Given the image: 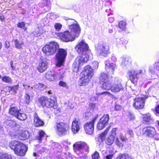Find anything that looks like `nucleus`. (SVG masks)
Masks as SVG:
<instances>
[{"instance_id":"obj_1","label":"nucleus","mask_w":159,"mask_h":159,"mask_svg":"<svg viewBox=\"0 0 159 159\" xmlns=\"http://www.w3.org/2000/svg\"><path fill=\"white\" fill-rule=\"evenodd\" d=\"M67 22L68 23H72L71 25H69L70 31L64 32L61 38L62 40L66 42L74 41L75 38L79 36L81 31L79 25L76 21L70 20Z\"/></svg>"},{"instance_id":"obj_2","label":"nucleus","mask_w":159,"mask_h":159,"mask_svg":"<svg viewBox=\"0 0 159 159\" xmlns=\"http://www.w3.org/2000/svg\"><path fill=\"white\" fill-rule=\"evenodd\" d=\"M73 149L79 156L78 159H87L89 147L86 143L81 141L75 142L73 145Z\"/></svg>"},{"instance_id":"obj_3","label":"nucleus","mask_w":159,"mask_h":159,"mask_svg":"<svg viewBox=\"0 0 159 159\" xmlns=\"http://www.w3.org/2000/svg\"><path fill=\"white\" fill-rule=\"evenodd\" d=\"M9 146L18 156H25L27 150V147L25 145L17 141L11 142Z\"/></svg>"},{"instance_id":"obj_4","label":"nucleus","mask_w":159,"mask_h":159,"mask_svg":"<svg viewBox=\"0 0 159 159\" xmlns=\"http://www.w3.org/2000/svg\"><path fill=\"white\" fill-rule=\"evenodd\" d=\"M93 75V70L89 66H87L84 68V70L82 72L80 80L82 85L88 84L89 80L92 78Z\"/></svg>"},{"instance_id":"obj_5","label":"nucleus","mask_w":159,"mask_h":159,"mask_svg":"<svg viewBox=\"0 0 159 159\" xmlns=\"http://www.w3.org/2000/svg\"><path fill=\"white\" fill-rule=\"evenodd\" d=\"M75 48L77 52L81 54L80 56L84 55H87L88 57V60L92 55L88 44L85 43L84 40L81 41L78 45H77Z\"/></svg>"},{"instance_id":"obj_6","label":"nucleus","mask_w":159,"mask_h":159,"mask_svg":"<svg viewBox=\"0 0 159 159\" xmlns=\"http://www.w3.org/2000/svg\"><path fill=\"white\" fill-rule=\"evenodd\" d=\"M58 48V43L55 41H51L44 46L42 49V51L46 55L49 56L54 54Z\"/></svg>"},{"instance_id":"obj_7","label":"nucleus","mask_w":159,"mask_h":159,"mask_svg":"<svg viewBox=\"0 0 159 159\" xmlns=\"http://www.w3.org/2000/svg\"><path fill=\"white\" fill-rule=\"evenodd\" d=\"M88 60V57L85 55L78 57L73 63L72 69L74 72H77L80 69V66L84 63L86 62Z\"/></svg>"},{"instance_id":"obj_8","label":"nucleus","mask_w":159,"mask_h":159,"mask_svg":"<svg viewBox=\"0 0 159 159\" xmlns=\"http://www.w3.org/2000/svg\"><path fill=\"white\" fill-rule=\"evenodd\" d=\"M123 89L121 83V80L118 78H115L112 80L111 91L115 93H117Z\"/></svg>"},{"instance_id":"obj_9","label":"nucleus","mask_w":159,"mask_h":159,"mask_svg":"<svg viewBox=\"0 0 159 159\" xmlns=\"http://www.w3.org/2000/svg\"><path fill=\"white\" fill-rule=\"evenodd\" d=\"M142 133L148 137H154L156 140L159 139V134L156 133L155 129L152 126L144 128L142 129Z\"/></svg>"},{"instance_id":"obj_10","label":"nucleus","mask_w":159,"mask_h":159,"mask_svg":"<svg viewBox=\"0 0 159 159\" xmlns=\"http://www.w3.org/2000/svg\"><path fill=\"white\" fill-rule=\"evenodd\" d=\"M67 54L66 51L63 49H59L58 52L56 54V57L57 60L56 65L61 66L64 61Z\"/></svg>"},{"instance_id":"obj_11","label":"nucleus","mask_w":159,"mask_h":159,"mask_svg":"<svg viewBox=\"0 0 159 159\" xmlns=\"http://www.w3.org/2000/svg\"><path fill=\"white\" fill-rule=\"evenodd\" d=\"M68 130V128L64 123L60 122L57 123L55 131L57 134L59 136L65 135Z\"/></svg>"},{"instance_id":"obj_12","label":"nucleus","mask_w":159,"mask_h":159,"mask_svg":"<svg viewBox=\"0 0 159 159\" xmlns=\"http://www.w3.org/2000/svg\"><path fill=\"white\" fill-rule=\"evenodd\" d=\"M95 47L102 56L106 57L109 53V47L106 44L103 43H99L95 46Z\"/></svg>"},{"instance_id":"obj_13","label":"nucleus","mask_w":159,"mask_h":159,"mask_svg":"<svg viewBox=\"0 0 159 159\" xmlns=\"http://www.w3.org/2000/svg\"><path fill=\"white\" fill-rule=\"evenodd\" d=\"M143 73V71L142 70L138 71L132 70L129 71V79L131 82L134 84H136L139 79L138 75L139 74Z\"/></svg>"},{"instance_id":"obj_14","label":"nucleus","mask_w":159,"mask_h":159,"mask_svg":"<svg viewBox=\"0 0 159 159\" xmlns=\"http://www.w3.org/2000/svg\"><path fill=\"white\" fill-rule=\"evenodd\" d=\"M97 119V117L94 118L91 121L86 123L84 126L85 132L87 134H92L94 131V124Z\"/></svg>"},{"instance_id":"obj_15","label":"nucleus","mask_w":159,"mask_h":159,"mask_svg":"<svg viewBox=\"0 0 159 159\" xmlns=\"http://www.w3.org/2000/svg\"><path fill=\"white\" fill-rule=\"evenodd\" d=\"M144 104V98H138L135 99L133 106L135 109H142L143 107Z\"/></svg>"},{"instance_id":"obj_16","label":"nucleus","mask_w":159,"mask_h":159,"mask_svg":"<svg viewBox=\"0 0 159 159\" xmlns=\"http://www.w3.org/2000/svg\"><path fill=\"white\" fill-rule=\"evenodd\" d=\"M105 69L106 71L113 74L115 70V64L113 63H110L109 60H106L105 62Z\"/></svg>"},{"instance_id":"obj_17","label":"nucleus","mask_w":159,"mask_h":159,"mask_svg":"<svg viewBox=\"0 0 159 159\" xmlns=\"http://www.w3.org/2000/svg\"><path fill=\"white\" fill-rule=\"evenodd\" d=\"M117 128H113L110 132V135L107 139L106 143L109 145L111 144L114 142V139L116 135Z\"/></svg>"},{"instance_id":"obj_18","label":"nucleus","mask_w":159,"mask_h":159,"mask_svg":"<svg viewBox=\"0 0 159 159\" xmlns=\"http://www.w3.org/2000/svg\"><path fill=\"white\" fill-rule=\"evenodd\" d=\"M20 108L14 105H11L10 106L9 113L16 117L18 113L20 111Z\"/></svg>"},{"instance_id":"obj_19","label":"nucleus","mask_w":159,"mask_h":159,"mask_svg":"<svg viewBox=\"0 0 159 159\" xmlns=\"http://www.w3.org/2000/svg\"><path fill=\"white\" fill-rule=\"evenodd\" d=\"M51 0H43L39 5L41 7L44 8L45 11H47L51 8Z\"/></svg>"},{"instance_id":"obj_20","label":"nucleus","mask_w":159,"mask_h":159,"mask_svg":"<svg viewBox=\"0 0 159 159\" xmlns=\"http://www.w3.org/2000/svg\"><path fill=\"white\" fill-rule=\"evenodd\" d=\"M48 102L47 103V107H53L57 105L56 98L54 96H52L50 98H48Z\"/></svg>"},{"instance_id":"obj_21","label":"nucleus","mask_w":159,"mask_h":159,"mask_svg":"<svg viewBox=\"0 0 159 159\" xmlns=\"http://www.w3.org/2000/svg\"><path fill=\"white\" fill-rule=\"evenodd\" d=\"M72 130L74 133H76L80 129V122L76 120H75L72 123Z\"/></svg>"},{"instance_id":"obj_22","label":"nucleus","mask_w":159,"mask_h":159,"mask_svg":"<svg viewBox=\"0 0 159 159\" xmlns=\"http://www.w3.org/2000/svg\"><path fill=\"white\" fill-rule=\"evenodd\" d=\"M34 124L36 127H39L43 125V122L38 117L37 114L35 113L34 115Z\"/></svg>"},{"instance_id":"obj_23","label":"nucleus","mask_w":159,"mask_h":159,"mask_svg":"<svg viewBox=\"0 0 159 159\" xmlns=\"http://www.w3.org/2000/svg\"><path fill=\"white\" fill-rule=\"evenodd\" d=\"M48 67V63L46 61H42V62L39 64L38 68V71L42 73L45 71Z\"/></svg>"},{"instance_id":"obj_24","label":"nucleus","mask_w":159,"mask_h":159,"mask_svg":"<svg viewBox=\"0 0 159 159\" xmlns=\"http://www.w3.org/2000/svg\"><path fill=\"white\" fill-rule=\"evenodd\" d=\"M45 77L48 81H53L56 78L57 76L54 74V73L51 71L47 72L45 75Z\"/></svg>"},{"instance_id":"obj_25","label":"nucleus","mask_w":159,"mask_h":159,"mask_svg":"<svg viewBox=\"0 0 159 159\" xmlns=\"http://www.w3.org/2000/svg\"><path fill=\"white\" fill-rule=\"evenodd\" d=\"M48 98L47 97L42 96L38 99L39 103L43 107H47V103H48Z\"/></svg>"},{"instance_id":"obj_26","label":"nucleus","mask_w":159,"mask_h":159,"mask_svg":"<svg viewBox=\"0 0 159 159\" xmlns=\"http://www.w3.org/2000/svg\"><path fill=\"white\" fill-rule=\"evenodd\" d=\"M111 82L110 81L108 82H104L101 86V88L104 90H109L111 88Z\"/></svg>"},{"instance_id":"obj_27","label":"nucleus","mask_w":159,"mask_h":159,"mask_svg":"<svg viewBox=\"0 0 159 159\" xmlns=\"http://www.w3.org/2000/svg\"><path fill=\"white\" fill-rule=\"evenodd\" d=\"M29 137V134L28 131L24 130H22L20 133L19 138L21 140L28 139Z\"/></svg>"},{"instance_id":"obj_28","label":"nucleus","mask_w":159,"mask_h":159,"mask_svg":"<svg viewBox=\"0 0 159 159\" xmlns=\"http://www.w3.org/2000/svg\"><path fill=\"white\" fill-rule=\"evenodd\" d=\"M130 63V59L129 57H123L122 58L121 65L123 67H125Z\"/></svg>"},{"instance_id":"obj_29","label":"nucleus","mask_w":159,"mask_h":159,"mask_svg":"<svg viewBox=\"0 0 159 159\" xmlns=\"http://www.w3.org/2000/svg\"><path fill=\"white\" fill-rule=\"evenodd\" d=\"M99 79L100 81L103 82L110 81L109 75L104 73H102L101 74Z\"/></svg>"},{"instance_id":"obj_30","label":"nucleus","mask_w":159,"mask_h":159,"mask_svg":"<svg viewBox=\"0 0 159 159\" xmlns=\"http://www.w3.org/2000/svg\"><path fill=\"white\" fill-rule=\"evenodd\" d=\"M16 118L21 120H25L27 119V116L25 113L20 111Z\"/></svg>"},{"instance_id":"obj_31","label":"nucleus","mask_w":159,"mask_h":159,"mask_svg":"<svg viewBox=\"0 0 159 159\" xmlns=\"http://www.w3.org/2000/svg\"><path fill=\"white\" fill-rule=\"evenodd\" d=\"M110 128V126L108 127L100 135L99 138L102 141H103L105 140L107 134L109 131Z\"/></svg>"},{"instance_id":"obj_32","label":"nucleus","mask_w":159,"mask_h":159,"mask_svg":"<svg viewBox=\"0 0 159 159\" xmlns=\"http://www.w3.org/2000/svg\"><path fill=\"white\" fill-rule=\"evenodd\" d=\"M0 159H14V157L7 153L0 152Z\"/></svg>"},{"instance_id":"obj_33","label":"nucleus","mask_w":159,"mask_h":159,"mask_svg":"<svg viewBox=\"0 0 159 159\" xmlns=\"http://www.w3.org/2000/svg\"><path fill=\"white\" fill-rule=\"evenodd\" d=\"M39 135L37 137L36 139L38 140L39 142H41L43 138L46 135L44 132L42 130H40L39 132Z\"/></svg>"},{"instance_id":"obj_34","label":"nucleus","mask_w":159,"mask_h":159,"mask_svg":"<svg viewBox=\"0 0 159 159\" xmlns=\"http://www.w3.org/2000/svg\"><path fill=\"white\" fill-rule=\"evenodd\" d=\"M109 119L108 115H104L100 118V121L107 125L108 124Z\"/></svg>"},{"instance_id":"obj_35","label":"nucleus","mask_w":159,"mask_h":159,"mask_svg":"<svg viewBox=\"0 0 159 159\" xmlns=\"http://www.w3.org/2000/svg\"><path fill=\"white\" fill-rule=\"evenodd\" d=\"M33 96L32 95L30 96L28 93H25L24 98H25V102L26 104H29L30 102L32 100Z\"/></svg>"},{"instance_id":"obj_36","label":"nucleus","mask_w":159,"mask_h":159,"mask_svg":"<svg viewBox=\"0 0 159 159\" xmlns=\"http://www.w3.org/2000/svg\"><path fill=\"white\" fill-rule=\"evenodd\" d=\"M152 120L151 115L150 113L144 114L143 116V121L146 123H149Z\"/></svg>"},{"instance_id":"obj_37","label":"nucleus","mask_w":159,"mask_h":159,"mask_svg":"<svg viewBox=\"0 0 159 159\" xmlns=\"http://www.w3.org/2000/svg\"><path fill=\"white\" fill-rule=\"evenodd\" d=\"M14 43L16 48L19 49L21 48H22V46L24 44L22 41H19L17 39L15 40Z\"/></svg>"},{"instance_id":"obj_38","label":"nucleus","mask_w":159,"mask_h":159,"mask_svg":"<svg viewBox=\"0 0 159 159\" xmlns=\"http://www.w3.org/2000/svg\"><path fill=\"white\" fill-rule=\"evenodd\" d=\"M2 80L4 82L7 83H11L12 82V80L9 76H4L2 78Z\"/></svg>"},{"instance_id":"obj_39","label":"nucleus","mask_w":159,"mask_h":159,"mask_svg":"<svg viewBox=\"0 0 159 159\" xmlns=\"http://www.w3.org/2000/svg\"><path fill=\"white\" fill-rule=\"evenodd\" d=\"M62 25L61 23H55L54 25L55 30L57 31H59L62 28Z\"/></svg>"},{"instance_id":"obj_40","label":"nucleus","mask_w":159,"mask_h":159,"mask_svg":"<svg viewBox=\"0 0 159 159\" xmlns=\"http://www.w3.org/2000/svg\"><path fill=\"white\" fill-rule=\"evenodd\" d=\"M126 25V22L124 21H120L119 24V27L122 30L125 29Z\"/></svg>"},{"instance_id":"obj_41","label":"nucleus","mask_w":159,"mask_h":159,"mask_svg":"<svg viewBox=\"0 0 159 159\" xmlns=\"http://www.w3.org/2000/svg\"><path fill=\"white\" fill-rule=\"evenodd\" d=\"M116 159H132L128 155L125 154H120Z\"/></svg>"},{"instance_id":"obj_42","label":"nucleus","mask_w":159,"mask_h":159,"mask_svg":"<svg viewBox=\"0 0 159 159\" xmlns=\"http://www.w3.org/2000/svg\"><path fill=\"white\" fill-rule=\"evenodd\" d=\"M46 86L44 84L39 83L38 84L35 86V88H38V89L40 90H43L46 88Z\"/></svg>"},{"instance_id":"obj_43","label":"nucleus","mask_w":159,"mask_h":159,"mask_svg":"<svg viewBox=\"0 0 159 159\" xmlns=\"http://www.w3.org/2000/svg\"><path fill=\"white\" fill-rule=\"evenodd\" d=\"M106 126L105 124L99 120L97 125V128L99 130H100L104 128Z\"/></svg>"},{"instance_id":"obj_44","label":"nucleus","mask_w":159,"mask_h":159,"mask_svg":"<svg viewBox=\"0 0 159 159\" xmlns=\"http://www.w3.org/2000/svg\"><path fill=\"white\" fill-rule=\"evenodd\" d=\"M7 123L10 127H13L16 126V121L13 120H8L7 122Z\"/></svg>"},{"instance_id":"obj_45","label":"nucleus","mask_w":159,"mask_h":159,"mask_svg":"<svg viewBox=\"0 0 159 159\" xmlns=\"http://www.w3.org/2000/svg\"><path fill=\"white\" fill-rule=\"evenodd\" d=\"M25 23L24 22H22L18 23L17 26L18 27L23 29L25 31L26 30L27 28L25 27Z\"/></svg>"},{"instance_id":"obj_46","label":"nucleus","mask_w":159,"mask_h":159,"mask_svg":"<svg viewBox=\"0 0 159 159\" xmlns=\"http://www.w3.org/2000/svg\"><path fill=\"white\" fill-rule=\"evenodd\" d=\"M92 67L94 69H96L98 68L99 63L98 62L96 61H93L92 63Z\"/></svg>"},{"instance_id":"obj_47","label":"nucleus","mask_w":159,"mask_h":159,"mask_svg":"<svg viewBox=\"0 0 159 159\" xmlns=\"http://www.w3.org/2000/svg\"><path fill=\"white\" fill-rule=\"evenodd\" d=\"M48 15L49 16V17L51 19H55L59 17L58 15L55 14L54 13H50Z\"/></svg>"},{"instance_id":"obj_48","label":"nucleus","mask_w":159,"mask_h":159,"mask_svg":"<svg viewBox=\"0 0 159 159\" xmlns=\"http://www.w3.org/2000/svg\"><path fill=\"white\" fill-rule=\"evenodd\" d=\"M92 157L93 159H98L99 157V153L98 152H96L92 155Z\"/></svg>"},{"instance_id":"obj_49","label":"nucleus","mask_w":159,"mask_h":159,"mask_svg":"<svg viewBox=\"0 0 159 159\" xmlns=\"http://www.w3.org/2000/svg\"><path fill=\"white\" fill-rule=\"evenodd\" d=\"M116 143L117 145L119 147H122L123 144L119 141L118 138L116 139Z\"/></svg>"},{"instance_id":"obj_50","label":"nucleus","mask_w":159,"mask_h":159,"mask_svg":"<svg viewBox=\"0 0 159 159\" xmlns=\"http://www.w3.org/2000/svg\"><path fill=\"white\" fill-rule=\"evenodd\" d=\"M120 138L121 141L123 142L126 141L127 140V139L126 136H124L122 134H121L120 136Z\"/></svg>"},{"instance_id":"obj_51","label":"nucleus","mask_w":159,"mask_h":159,"mask_svg":"<svg viewBox=\"0 0 159 159\" xmlns=\"http://www.w3.org/2000/svg\"><path fill=\"white\" fill-rule=\"evenodd\" d=\"M59 84L60 86H62L63 87H65L66 86V83L65 82L61 81H60L59 83Z\"/></svg>"},{"instance_id":"obj_52","label":"nucleus","mask_w":159,"mask_h":159,"mask_svg":"<svg viewBox=\"0 0 159 159\" xmlns=\"http://www.w3.org/2000/svg\"><path fill=\"white\" fill-rule=\"evenodd\" d=\"M18 88V86L17 85H16L15 86H13L11 88V90L13 91L14 93H15Z\"/></svg>"},{"instance_id":"obj_53","label":"nucleus","mask_w":159,"mask_h":159,"mask_svg":"<svg viewBox=\"0 0 159 159\" xmlns=\"http://www.w3.org/2000/svg\"><path fill=\"white\" fill-rule=\"evenodd\" d=\"M100 94H106V95H108V96H112L113 95L109 91H106L105 92H103L101 93H100Z\"/></svg>"},{"instance_id":"obj_54","label":"nucleus","mask_w":159,"mask_h":159,"mask_svg":"<svg viewBox=\"0 0 159 159\" xmlns=\"http://www.w3.org/2000/svg\"><path fill=\"white\" fill-rule=\"evenodd\" d=\"M154 68H155V69L159 71V62L155 63Z\"/></svg>"},{"instance_id":"obj_55","label":"nucleus","mask_w":159,"mask_h":159,"mask_svg":"<svg viewBox=\"0 0 159 159\" xmlns=\"http://www.w3.org/2000/svg\"><path fill=\"white\" fill-rule=\"evenodd\" d=\"M113 156L112 154L108 155L106 156L105 159H112Z\"/></svg>"},{"instance_id":"obj_56","label":"nucleus","mask_w":159,"mask_h":159,"mask_svg":"<svg viewBox=\"0 0 159 159\" xmlns=\"http://www.w3.org/2000/svg\"><path fill=\"white\" fill-rule=\"evenodd\" d=\"M155 111L156 114H159V105H157L155 109Z\"/></svg>"},{"instance_id":"obj_57","label":"nucleus","mask_w":159,"mask_h":159,"mask_svg":"<svg viewBox=\"0 0 159 159\" xmlns=\"http://www.w3.org/2000/svg\"><path fill=\"white\" fill-rule=\"evenodd\" d=\"M128 134L131 136V137H133L134 134V133L132 130L129 129L127 132Z\"/></svg>"},{"instance_id":"obj_58","label":"nucleus","mask_w":159,"mask_h":159,"mask_svg":"<svg viewBox=\"0 0 159 159\" xmlns=\"http://www.w3.org/2000/svg\"><path fill=\"white\" fill-rule=\"evenodd\" d=\"M68 108L69 109H73L74 108V106L72 103L69 102L68 105Z\"/></svg>"},{"instance_id":"obj_59","label":"nucleus","mask_w":159,"mask_h":159,"mask_svg":"<svg viewBox=\"0 0 159 159\" xmlns=\"http://www.w3.org/2000/svg\"><path fill=\"white\" fill-rule=\"evenodd\" d=\"M121 108V106L118 105H116L115 106V109L116 111H118L120 110Z\"/></svg>"},{"instance_id":"obj_60","label":"nucleus","mask_w":159,"mask_h":159,"mask_svg":"<svg viewBox=\"0 0 159 159\" xmlns=\"http://www.w3.org/2000/svg\"><path fill=\"white\" fill-rule=\"evenodd\" d=\"M108 20L110 23H112L114 21V19L112 17H111L108 18Z\"/></svg>"},{"instance_id":"obj_61","label":"nucleus","mask_w":159,"mask_h":159,"mask_svg":"<svg viewBox=\"0 0 159 159\" xmlns=\"http://www.w3.org/2000/svg\"><path fill=\"white\" fill-rule=\"evenodd\" d=\"M111 59L113 61L115 62L117 60L116 57L115 56H112L111 57Z\"/></svg>"},{"instance_id":"obj_62","label":"nucleus","mask_w":159,"mask_h":159,"mask_svg":"<svg viewBox=\"0 0 159 159\" xmlns=\"http://www.w3.org/2000/svg\"><path fill=\"white\" fill-rule=\"evenodd\" d=\"M129 117L130 120H134V115L131 114H129Z\"/></svg>"},{"instance_id":"obj_63","label":"nucleus","mask_w":159,"mask_h":159,"mask_svg":"<svg viewBox=\"0 0 159 159\" xmlns=\"http://www.w3.org/2000/svg\"><path fill=\"white\" fill-rule=\"evenodd\" d=\"M98 98L97 97H93L91 98V100L92 101H96L97 100Z\"/></svg>"},{"instance_id":"obj_64","label":"nucleus","mask_w":159,"mask_h":159,"mask_svg":"<svg viewBox=\"0 0 159 159\" xmlns=\"http://www.w3.org/2000/svg\"><path fill=\"white\" fill-rule=\"evenodd\" d=\"M5 46L6 48H8L9 47V42H6L5 43Z\"/></svg>"}]
</instances>
